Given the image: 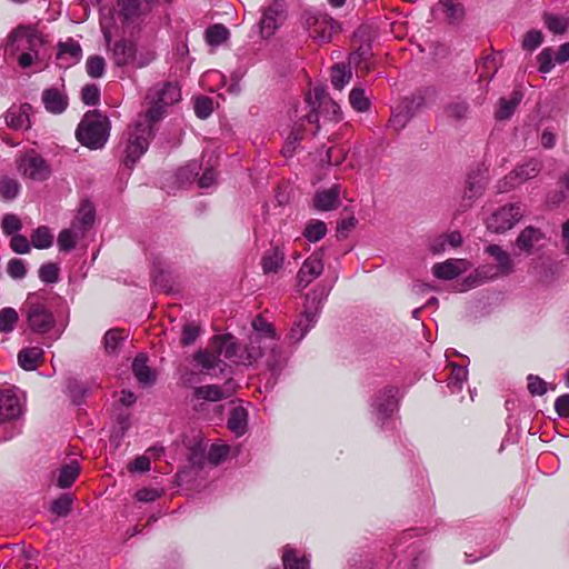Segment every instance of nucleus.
<instances>
[{"label": "nucleus", "instance_id": "48", "mask_svg": "<svg viewBox=\"0 0 569 569\" xmlns=\"http://www.w3.org/2000/svg\"><path fill=\"white\" fill-rule=\"evenodd\" d=\"M485 190V184L481 179H469L467 181V188L465 191L463 198L467 199L469 202L466 204V207L471 206V201L482 194Z\"/></svg>", "mask_w": 569, "mask_h": 569}, {"label": "nucleus", "instance_id": "61", "mask_svg": "<svg viewBox=\"0 0 569 569\" xmlns=\"http://www.w3.org/2000/svg\"><path fill=\"white\" fill-rule=\"evenodd\" d=\"M21 229V221L14 214H7L2 219V230L6 234H12Z\"/></svg>", "mask_w": 569, "mask_h": 569}, {"label": "nucleus", "instance_id": "11", "mask_svg": "<svg viewBox=\"0 0 569 569\" xmlns=\"http://www.w3.org/2000/svg\"><path fill=\"white\" fill-rule=\"evenodd\" d=\"M286 19V7L282 1H273L262 11L260 20V32L262 37L269 38L274 34Z\"/></svg>", "mask_w": 569, "mask_h": 569}, {"label": "nucleus", "instance_id": "14", "mask_svg": "<svg viewBox=\"0 0 569 569\" xmlns=\"http://www.w3.org/2000/svg\"><path fill=\"white\" fill-rule=\"evenodd\" d=\"M323 271L322 251L313 252L305 260L298 272V286L306 288Z\"/></svg>", "mask_w": 569, "mask_h": 569}, {"label": "nucleus", "instance_id": "40", "mask_svg": "<svg viewBox=\"0 0 569 569\" xmlns=\"http://www.w3.org/2000/svg\"><path fill=\"white\" fill-rule=\"evenodd\" d=\"M52 241L53 237L47 227H39L31 234L32 246L37 249L50 248Z\"/></svg>", "mask_w": 569, "mask_h": 569}, {"label": "nucleus", "instance_id": "50", "mask_svg": "<svg viewBox=\"0 0 569 569\" xmlns=\"http://www.w3.org/2000/svg\"><path fill=\"white\" fill-rule=\"evenodd\" d=\"M213 111L212 100L208 97H198L194 100V112L198 118L207 119Z\"/></svg>", "mask_w": 569, "mask_h": 569}, {"label": "nucleus", "instance_id": "29", "mask_svg": "<svg viewBox=\"0 0 569 569\" xmlns=\"http://www.w3.org/2000/svg\"><path fill=\"white\" fill-rule=\"evenodd\" d=\"M42 101L48 111L61 113L67 107L66 98L56 89H48L42 94Z\"/></svg>", "mask_w": 569, "mask_h": 569}, {"label": "nucleus", "instance_id": "55", "mask_svg": "<svg viewBox=\"0 0 569 569\" xmlns=\"http://www.w3.org/2000/svg\"><path fill=\"white\" fill-rule=\"evenodd\" d=\"M7 271L13 279H23L27 274L26 266L20 259H11L8 262Z\"/></svg>", "mask_w": 569, "mask_h": 569}, {"label": "nucleus", "instance_id": "4", "mask_svg": "<svg viewBox=\"0 0 569 569\" xmlns=\"http://www.w3.org/2000/svg\"><path fill=\"white\" fill-rule=\"evenodd\" d=\"M153 121H146V117L140 114L134 126L128 128L124 148L126 166L132 167L148 150L150 140L153 136Z\"/></svg>", "mask_w": 569, "mask_h": 569}, {"label": "nucleus", "instance_id": "51", "mask_svg": "<svg viewBox=\"0 0 569 569\" xmlns=\"http://www.w3.org/2000/svg\"><path fill=\"white\" fill-rule=\"evenodd\" d=\"M200 335V327L194 323H186L182 328L181 332V345L182 346H190L194 343L197 338Z\"/></svg>", "mask_w": 569, "mask_h": 569}, {"label": "nucleus", "instance_id": "6", "mask_svg": "<svg viewBox=\"0 0 569 569\" xmlns=\"http://www.w3.org/2000/svg\"><path fill=\"white\" fill-rule=\"evenodd\" d=\"M44 43L42 34L32 26H18L7 38V50L12 54L19 51L39 50Z\"/></svg>", "mask_w": 569, "mask_h": 569}, {"label": "nucleus", "instance_id": "49", "mask_svg": "<svg viewBox=\"0 0 569 569\" xmlns=\"http://www.w3.org/2000/svg\"><path fill=\"white\" fill-rule=\"evenodd\" d=\"M20 190V184L16 179L3 178L0 182L1 196L7 200L14 199Z\"/></svg>", "mask_w": 569, "mask_h": 569}, {"label": "nucleus", "instance_id": "28", "mask_svg": "<svg viewBox=\"0 0 569 569\" xmlns=\"http://www.w3.org/2000/svg\"><path fill=\"white\" fill-rule=\"evenodd\" d=\"M132 371L142 385H151L156 380V376L147 365V358L142 355L134 358L132 362Z\"/></svg>", "mask_w": 569, "mask_h": 569}, {"label": "nucleus", "instance_id": "22", "mask_svg": "<svg viewBox=\"0 0 569 569\" xmlns=\"http://www.w3.org/2000/svg\"><path fill=\"white\" fill-rule=\"evenodd\" d=\"M521 100L522 93L518 90L513 91L509 99L500 98L495 112V118L499 121L510 119Z\"/></svg>", "mask_w": 569, "mask_h": 569}, {"label": "nucleus", "instance_id": "5", "mask_svg": "<svg viewBox=\"0 0 569 569\" xmlns=\"http://www.w3.org/2000/svg\"><path fill=\"white\" fill-rule=\"evenodd\" d=\"M526 214L520 203H509L500 207L487 219V229L495 233H503L512 229Z\"/></svg>", "mask_w": 569, "mask_h": 569}, {"label": "nucleus", "instance_id": "26", "mask_svg": "<svg viewBox=\"0 0 569 569\" xmlns=\"http://www.w3.org/2000/svg\"><path fill=\"white\" fill-rule=\"evenodd\" d=\"M43 350L39 347H29L18 353V362L24 370H36L42 359Z\"/></svg>", "mask_w": 569, "mask_h": 569}, {"label": "nucleus", "instance_id": "44", "mask_svg": "<svg viewBox=\"0 0 569 569\" xmlns=\"http://www.w3.org/2000/svg\"><path fill=\"white\" fill-rule=\"evenodd\" d=\"M106 61L101 56H90L86 62L87 73L91 78H101L104 73Z\"/></svg>", "mask_w": 569, "mask_h": 569}, {"label": "nucleus", "instance_id": "2", "mask_svg": "<svg viewBox=\"0 0 569 569\" xmlns=\"http://www.w3.org/2000/svg\"><path fill=\"white\" fill-rule=\"evenodd\" d=\"M181 90L177 83L161 82L151 87L146 97L147 110L141 116L146 121L158 122L167 112V108L179 102Z\"/></svg>", "mask_w": 569, "mask_h": 569}, {"label": "nucleus", "instance_id": "25", "mask_svg": "<svg viewBox=\"0 0 569 569\" xmlns=\"http://www.w3.org/2000/svg\"><path fill=\"white\" fill-rule=\"evenodd\" d=\"M543 239V233L533 227L525 228L518 236L516 240V246L527 252L531 253L536 243Z\"/></svg>", "mask_w": 569, "mask_h": 569}, {"label": "nucleus", "instance_id": "33", "mask_svg": "<svg viewBox=\"0 0 569 569\" xmlns=\"http://www.w3.org/2000/svg\"><path fill=\"white\" fill-rule=\"evenodd\" d=\"M284 252L280 248H273L262 258L264 273L277 272L283 264Z\"/></svg>", "mask_w": 569, "mask_h": 569}, {"label": "nucleus", "instance_id": "57", "mask_svg": "<svg viewBox=\"0 0 569 569\" xmlns=\"http://www.w3.org/2000/svg\"><path fill=\"white\" fill-rule=\"evenodd\" d=\"M542 42V34L539 30H530L526 33L522 46L527 50H535Z\"/></svg>", "mask_w": 569, "mask_h": 569}, {"label": "nucleus", "instance_id": "10", "mask_svg": "<svg viewBox=\"0 0 569 569\" xmlns=\"http://www.w3.org/2000/svg\"><path fill=\"white\" fill-rule=\"evenodd\" d=\"M26 317L30 329L34 332L44 333L54 325L51 311L40 302L29 301L27 305Z\"/></svg>", "mask_w": 569, "mask_h": 569}, {"label": "nucleus", "instance_id": "41", "mask_svg": "<svg viewBox=\"0 0 569 569\" xmlns=\"http://www.w3.org/2000/svg\"><path fill=\"white\" fill-rule=\"evenodd\" d=\"M19 320L18 312L13 308L0 310V332H11Z\"/></svg>", "mask_w": 569, "mask_h": 569}, {"label": "nucleus", "instance_id": "52", "mask_svg": "<svg viewBox=\"0 0 569 569\" xmlns=\"http://www.w3.org/2000/svg\"><path fill=\"white\" fill-rule=\"evenodd\" d=\"M229 450L230 448L227 445H213L209 450L208 460L217 466L227 458Z\"/></svg>", "mask_w": 569, "mask_h": 569}, {"label": "nucleus", "instance_id": "20", "mask_svg": "<svg viewBox=\"0 0 569 569\" xmlns=\"http://www.w3.org/2000/svg\"><path fill=\"white\" fill-rule=\"evenodd\" d=\"M152 0H119L118 17L122 18L124 23L133 22L150 8Z\"/></svg>", "mask_w": 569, "mask_h": 569}, {"label": "nucleus", "instance_id": "35", "mask_svg": "<svg viewBox=\"0 0 569 569\" xmlns=\"http://www.w3.org/2000/svg\"><path fill=\"white\" fill-rule=\"evenodd\" d=\"M351 69L345 64H336L331 69V83L335 89L342 90L351 80Z\"/></svg>", "mask_w": 569, "mask_h": 569}, {"label": "nucleus", "instance_id": "18", "mask_svg": "<svg viewBox=\"0 0 569 569\" xmlns=\"http://www.w3.org/2000/svg\"><path fill=\"white\" fill-rule=\"evenodd\" d=\"M470 268L466 259H449L432 267L435 277L443 280H451L463 273Z\"/></svg>", "mask_w": 569, "mask_h": 569}, {"label": "nucleus", "instance_id": "46", "mask_svg": "<svg viewBox=\"0 0 569 569\" xmlns=\"http://www.w3.org/2000/svg\"><path fill=\"white\" fill-rule=\"evenodd\" d=\"M229 31L222 24H214L210 27L207 32V41L212 46L221 44L227 40Z\"/></svg>", "mask_w": 569, "mask_h": 569}, {"label": "nucleus", "instance_id": "30", "mask_svg": "<svg viewBox=\"0 0 569 569\" xmlns=\"http://www.w3.org/2000/svg\"><path fill=\"white\" fill-rule=\"evenodd\" d=\"M247 410L236 407L230 411L228 427L236 436H242L247 430Z\"/></svg>", "mask_w": 569, "mask_h": 569}, {"label": "nucleus", "instance_id": "1", "mask_svg": "<svg viewBox=\"0 0 569 569\" xmlns=\"http://www.w3.org/2000/svg\"><path fill=\"white\" fill-rule=\"evenodd\" d=\"M212 347L219 355L234 363L251 365L263 356L266 349H273V345L260 339L259 335H250L244 350L239 352L236 338L231 335L214 336Z\"/></svg>", "mask_w": 569, "mask_h": 569}, {"label": "nucleus", "instance_id": "53", "mask_svg": "<svg viewBox=\"0 0 569 569\" xmlns=\"http://www.w3.org/2000/svg\"><path fill=\"white\" fill-rule=\"evenodd\" d=\"M82 101L88 106H96L100 100V90L96 84H87L82 89Z\"/></svg>", "mask_w": 569, "mask_h": 569}, {"label": "nucleus", "instance_id": "12", "mask_svg": "<svg viewBox=\"0 0 569 569\" xmlns=\"http://www.w3.org/2000/svg\"><path fill=\"white\" fill-rule=\"evenodd\" d=\"M103 34L111 51V58L114 64L118 67L131 64L134 59V43L127 40H120L114 42L113 46H110L111 32L106 27H103Z\"/></svg>", "mask_w": 569, "mask_h": 569}, {"label": "nucleus", "instance_id": "62", "mask_svg": "<svg viewBox=\"0 0 569 569\" xmlns=\"http://www.w3.org/2000/svg\"><path fill=\"white\" fill-rule=\"evenodd\" d=\"M539 62V71L543 73H548L553 68V63L551 60V49H543L537 57Z\"/></svg>", "mask_w": 569, "mask_h": 569}, {"label": "nucleus", "instance_id": "59", "mask_svg": "<svg viewBox=\"0 0 569 569\" xmlns=\"http://www.w3.org/2000/svg\"><path fill=\"white\" fill-rule=\"evenodd\" d=\"M528 390L532 396H542L546 393V382L538 376L530 375L528 377Z\"/></svg>", "mask_w": 569, "mask_h": 569}, {"label": "nucleus", "instance_id": "23", "mask_svg": "<svg viewBox=\"0 0 569 569\" xmlns=\"http://www.w3.org/2000/svg\"><path fill=\"white\" fill-rule=\"evenodd\" d=\"M339 203V187L333 186L327 190L317 192L313 199V206L317 210L329 211Z\"/></svg>", "mask_w": 569, "mask_h": 569}, {"label": "nucleus", "instance_id": "54", "mask_svg": "<svg viewBox=\"0 0 569 569\" xmlns=\"http://www.w3.org/2000/svg\"><path fill=\"white\" fill-rule=\"evenodd\" d=\"M58 267L54 263L42 264L39 269V278L46 283L58 281Z\"/></svg>", "mask_w": 569, "mask_h": 569}, {"label": "nucleus", "instance_id": "39", "mask_svg": "<svg viewBox=\"0 0 569 569\" xmlns=\"http://www.w3.org/2000/svg\"><path fill=\"white\" fill-rule=\"evenodd\" d=\"M282 560L284 569H305L309 566V559L298 558L296 551L290 547H286Z\"/></svg>", "mask_w": 569, "mask_h": 569}, {"label": "nucleus", "instance_id": "43", "mask_svg": "<svg viewBox=\"0 0 569 569\" xmlns=\"http://www.w3.org/2000/svg\"><path fill=\"white\" fill-rule=\"evenodd\" d=\"M545 23L547 28L555 34H562L568 29L569 20L562 16L546 14Z\"/></svg>", "mask_w": 569, "mask_h": 569}, {"label": "nucleus", "instance_id": "19", "mask_svg": "<svg viewBox=\"0 0 569 569\" xmlns=\"http://www.w3.org/2000/svg\"><path fill=\"white\" fill-rule=\"evenodd\" d=\"M82 57V49L79 42L73 39H68L64 42H59L57 60L60 67L69 68L80 61Z\"/></svg>", "mask_w": 569, "mask_h": 569}, {"label": "nucleus", "instance_id": "36", "mask_svg": "<svg viewBox=\"0 0 569 569\" xmlns=\"http://www.w3.org/2000/svg\"><path fill=\"white\" fill-rule=\"evenodd\" d=\"M126 337L124 332L120 329L108 330L103 338L106 352L109 355L117 353Z\"/></svg>", "mask_w": 569, "mask_h": 569}, {"label": "nucleus", "instance_id": "17", "mask_svg": "<svg viewBox=\"0 0 569 569\" xmlns=\"http://www.w3.org/2000/svg\"><path fill=\"white\" fill-rule=\"evenodd\" d=\"M31 110L28 103L12 106L4 116L7 126L13 130H28L31 127Z\"/></svg>", "mask_w": 569, "mask_h": 569}, {"label": "nucleus", "instance_id": "13", "mask_svg": "<svg viewBox=\"0 0 569 569\" xmlns=\"http://www.w3.org/2000/svg\"><path fill=\"white\" fill-rule=\"evenodd\" d=\"M210 348L211 350L197 351L193 359L202 372L216 377L226 370L227 365L219 358L221 355L212 347V340L210 341Z\"/></svg>", "mask_w": 569, "mask_h": 569}, {"label": "nucleus", "instance_id": "27", "mask_svg": "<svg viewBox=\"0 0 569 569\" xmlns=\"http://www.w3.org/2000/svg\"><path fill=\"white\" fill-rule=\"evenodd\" d=\"M487 252L497 261V268L502 274H509L513 270V263L510 254L498 244H491Z\"/></svg>", "mask_w": 569, "mask_h": 569}, {"label": "nucleus", "instance_id": "9", "mask_svg": "<svg viewBox=\"0 0 569 569\" xmlns=\"http://www.w3.org/2000/svg\"><path fill=\"white\" fill-rule=\"evenodd\" d=\"M305 23L310 37L321 43L329 42L333 34L338 32L337 23L326 14L308 16Z\"/></svg>", "mask_w": 569, "mask_h": 569}, {"label": "nucleus", "instance_id": "31", "mask_svg": "<svg viewBox=\"0 0 569 569\" xmlns=\"http://www.w3.org/2000/svg\"><path fill=\"white\" fill-rule=\"evenodd\" d=\"M253 333L259 335L260 339L274 346L277 335L273 326L268 322L263 317L257 316L252 321Z\"/></svg>", "mask_w": 569, "mask_h": 569}, {"label": "nucleus", "instance_id": "64", "mask_svg": "<svg viewBox=\"0 0 569 569\" xmlns=\"http://www.w3.org/2000/svg\"><path fill=\"white\" fill-rule=\"evenodd\" d=\"M555 409L560 417H569V393L556 399Z\"/></svg>", "mask_w": 569, "mask_h": 569}, {"label": "nucleus", "instance_id": "16", "mask_svg": "<svg viewBox=\"0 0 569 569\" xmlns=\"http://www.w3.org/2000/svg\"><path fill=\"white\" fill-rule=\"evenodd\" d=\"M22 413L18 396L10 389L0 390V421L17 419Z\"/></svg>", "mask_w": 569, "mask_h": 569}, {"label": "nucleus", "instance_id": "58", "mask_svg": "<svg viewBox=\"0 0 569 569\" xmlns=\"http://www.w3.org/2000/svg\"><path fill=\"white\" fill-rule=\"evenodd\" d=\"M40 60L39 50L22 51L18 57V64L26 69L36 64Z\"/></svg>", "mask_w": 569, "mask_h": 569}, {"label": "nucleus", "instance_id": "63", "mask_svg": "<svg viewBox=\"0 0 569 569\" xmlns=\"http://www.w3.org/2000/svg\"><path fill=\"white\" fill-rule=\"evenodd\" d=\"M467 380V370L460 366H453L449 386H455L457 389H461L462 382Z\"/></svg>", "mask_w": 569, "mask_h": 569}, {"label": "nucleus", "instance_id": "15", "mask_svg": "<svg viewBox=\"0 0 569 569\" xmlns=\"http://www.w3.org/2000/svg\"><path fill=\"white\" fill-rule=\"evenodd\" d=\"M237 385L232 380H228L222 387L217 385H208L194 389V397L208 401H219L227 399L236 392Z\"/></svg>", "mask_w": 569, "mask_h": 569}, {"label": "nucleus", "instance_id": "34", "mask_svg": "<svg viewBox=\"0 0 569 569\" xmlns=\"http://www.w3.org/2000/svg\"><path fill=\"white\" fill-rule=\"evenodd\" d=\"M79 471H80V466L76 461H72L71 463L62 466L61 469L59 470L57 486L60 488L70 487L77 479Z\"/></svg>", "mask_w": 569, "mask_h": 569}, {"label": "nucleus", "instance_id": "42", "mask_svg": "<svg viewBox=\"0 0 569 569\" xmlns=\"http://www.w3.org/2000/svg\"><path fill=\"white\" fill-rule=\"evenodd\" d=\"M81 233L78 230L64 229L58 236V246L60 250L70 251L76 246V240L79 238Z\"/></svg>", "mask_w": 569, "mask_h": 569}, {"label": "nucleus", "instance_id": "47", "mask_svg": "<svg viewBox=\"0 0 569 569\" xmlns=\"http://www.w3.org/2000/svg\"><path fill=\"white\" fill-rule=\"evenodd\" d=\"M72 507V497L62 495L51 505V511L59 517H66L70 513Z\"/></svg>", "mask_w": 569, "mask_h": 569}, {"label": "nucleus", "instance_id": "56", "mask_svg": "<svg viewBox=\"0 0 569 569\" xmlns=\"http://www.w3.org/2000/svg\"><path fill=\"white\" fill-rule=\"evenodd\" d=\"M154 60V53L150 50H137L134 48V59L132 60L131 64L136 68H143L147 67L149 63H151Z\"/></svg>", "mask_w": 569, "mask_h": 569}, {"label": "nucleus", "instance_id": "8", "mask_svg": "<svg viewBox=\"0 0 569 569\" xmlns=\"http://www.w3.org/2000/svg\"><path fill=\"white\" fill-rule=\"evenodd\" d=\"M313 98L315 100H311V96H308L307 98L308 102L312 106L313 109L316 104L318 107L317 113H310L307 116L309 122H317L319 114L332 121H338L340 119L339 104L327 94L323 88H315Z\"/></svg>", "mask_w": 569, "mask_h": 569}, {"label": "nucleus", "instance_id": "45", "mask_svg": "<svg viewBox=\"0 0 569 569\" xmlns=\"http://www.w3.org/2000/svg\"><path fill=\"white\" fill-rule=\"evenodd\" d=\"M349 102L351 107L359 111L363 112L369 108V99L366 97L363 89L353 88L349 93Z\"/></svg>", "mask_w": 569, "mask_h": 569}, {"label": "nucleus", "instance_id": "21", "mask_svg": "<svg viewBox=\"0 0 569 569\" xmlns=\"http://www.w3.org/2000/svg\"><path fill=\"white\" fill-rule=\"evenodd\" d=\"M540 169L541 166L537 160H529L522 164H519L507 177V179L510 181V188H515L516 186L535 178L540 172Z\"/></svg>", "mask_w": 569, "mask_h": 569}, {"label": "nucleus", "instance_id": "7", "mask_svg": "<svg viewBox=\"0 0 569 569\" xmlns=\"http://www.w3.org/2000/svg\"><path fill=\"white\" fill-rule=\"evenodd\" d=\"M19 173L34 181H44L51 174V169L47 161L37 152L29 151L17 160Z\"/></svg>", "mask_w": 569, "mask_h": 569}, {"label": "nucleus", "instance_id": "24", "mask_svg": "<svg viewBox=\"0 0 569 569\" xmlns=\"http://www.w3.org/2000/svg\"><path fill=\"white\" fill-rule=\"evenodd\" d=\"M317 311L306 310L295 322L290 330V339L299 342L310 328L316 323Z\"/></svg>", "mask_w": 569, "mask_h": 569}, {"label": "nucleus", "instance_id": "32", "mask_svg": "<svg viewBox=\"0 0 569 569\" xmlns=\"http://www.w3.org/2000/svg\"><path fill=\"white\" fill-rule=\"evenodd\" d=\"M94 221V210L90 203H84L80 208L74 221L72 222V228L78 230L81 234L84 233L88 227H90Z\"/></svg>", "mask_w": 569, "mask_h": 569}, {"label": "nucleus", "instance_id": "3", "mask_svg": "<svg viewBox=\"0 0 569 569\" xmlns=\"http://www.w3.org/2000/svg\"><path fill=\"white\" fill-rule=\"evenodd\" d=\"M109 131V119L98 111H89L78 124L76 137L82 146L96 150L106 144Z\"/></svg>", "mask_w": 569, "mask_h": 569}, {"label": "nucleus", "instance_id": "38", "mask_svg": "<svg viewBox=\"0 0 569 569\" xmlns=\"http://www.w3.org/2000/svg\"><path fill=\"white\" fill-rule=\"evenodd\" d=\"M469 112V104L461 100L452 101L446 107L447 117L453 121H461L466 119Z\"/></svg>", "mask_w": 569, "mask_h": 569}, {"label": "nucleus", "instance_id": "37", "mask_svg": "<svg viewBox=\"0 0 569 569\" xmlns=\"http://www.w3.org/2000/svg\"><path fill=\"white\" fill-rule=\"evenodd\" d=\"M327 234V226L321 220H311L303 230V237L310 242H317Z\"/></svg>", "mask_w": 569, "mask_h": 569}, {"label": "nucleus", "instance_id": "60", "mask_svg": "<svg viewBox=\"0 0 569 569\" xmlns=\"http://www.w3.org/2000/svg\"><path fill=\"white\" fill-rule=\"evenodd\" d=\"M10 248L19 254L28 253L30 251V244L28 239L22 234H16L11 238Z\"/></svg>", "mask_w": 569, "mask_h": 569}]
</instances>
